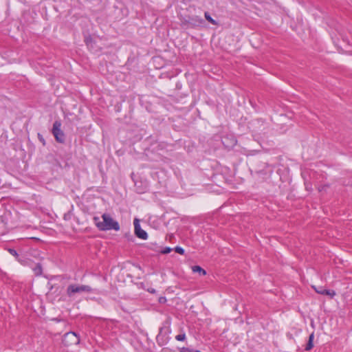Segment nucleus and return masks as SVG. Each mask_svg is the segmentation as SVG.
Masks as SVG:
<instances>
[{
    "mask_svg": "<svg viewBox=\"0 0 352 352\" xmlns=\"http://www.w3.org/2000/svg\"><path fill=\"white\" fill-rule=\"evenodd\" d=\"M102 218V221H100L98 217H94L93 218L94 223L99 230H120V228L118 222L114 220L109 214L104 213Z\"/></svg>",
    "mask_w": 352,
    "mask_h": 352,
    "instance_id": "obj_1",
    "label": "nucleus"
},
{
    "mask_svg": "<svg viewBox=\"0 0 352 352\" xmlns=\"http://www.w3.org/2000/svg\"><path fill=\"white\" fill-rule=\"evenodd\" d=\"M92 292V289L89 285H69L67 288V294L68 296L72 297L75 294L87 292L90 293Z\"/></svg>",
    "mask_w": 352,
    "mask_h": 352,
    "instance_id": "obj_2",
    "label": "nucleus"
},
{
    "mask_svg": "<svg viewBox=\"0 0 352 352\" xmlns=\"http://www.w3.org/2000/svg\"><path fill=\"white\" fill-rule=\"evenodd\" d=\"M52 134L58 142L63 143L65 142V134L61 130V122L56 120L53 124Z\"/></svg>",
    "mask_w": 352,
    "mask_h": 352,
    "instance_id": "obj_3",
    "label": "nucleus"
},
{
    "mask_svg": "<svg viewBox=\"0 0 352 352\" xmlns=\"http://www.w3.org/2000/svg\"><path fill=\"white\" fill-rule=\"evenodd\" d=\"M133 224L135 229V234L137 236V237L144 240L147 239L148 234L146 231L141 228L139 220L138 219H135Z\"/></svg>",
    "mask_w": 352,
    "mask_h": 352,
    "instance_id": "obj_4",
    "label": "nucleus"
},
{
    "mask_svg": "<svg viewBox=\"0 0 352 352\" xmlns=\"http://www.w3.org/2000/svg\"><path fill=\"white\" fill-rule=\"evenodd\" d=\"M313 288L318 294L327 295L330 296V298H333L336 295V292L333 290L326 289L322 287H316L313 286Z\"/></svg>",
    "mask_w": 352,
    "mask_h": 352,
    "instance_id": "obj_5",
    "label": "nucleus"
},
{
    "mask_svg": "<svg viewBox=\"0 0 352 352\" xmlns=\"http://www.w3.org/2000/svg\"><path fill=\"white\" fill-rule=\"evenodd\" d=\"M192 270L193 272H198L199 275L204 276L206 274V272L202 267L199 265H194L192 267Z\"/></svg>",
    "mask_w": 352,
    "mask_h": 352,
    "instance_id": "obj_6",
    "label": "nucleus"
},
{
    "mask_svg": "<svg viewBox=\"0 0 352 352\" xmlns=\"http://www.w3.org/2000/svg\"><path fill=\"white\" fill-rule=\"evenodd\" d=\"M227 140H228V138L226 137H224L222 140V142L226 147H228V148L232 147L236 144V140L234 138H232L230 140V144H226Z\"/></svg>",
    "mask_w": 352,
    "mask_h": 352,
    "instance_id": "obj_7",
    "label": "nucleus"
},
{
    "mask_svg": "<svg viewBox=\"0 0 352 352\" xmlns=\"http://www.w3.org/2000/svg\"><path fill=\"white\" fill-rule=\"evenodd\" d=\"M314 338V333H311L309 336V341H308V343L307 344L306 347H305V350L306 351H309V350H311L313 348V346H314V344H313Z\"/></svg>",
    "mask_w": 352,
    "mask_h": 352,
    "instance_id": "obj_8",
    "label": "nucleus"
},
{
    "mask_svg": "<svg viewBox=\"0 0 352 352\" xmlns=\"http://www.w3.org/2000/svg\"><path fill=\"white\" fill-rule=\"evenodd\" d=\"M65 336L67 337V338H73L74 339V342L75 344H78L79 342V341H80L79 338L77 337V335L74 332L67 333L65 335Z\"/></svg>",
    "mask_w": 352,
    "mask_h": 352,
    "instance_id": "obj_9",
    "label": "nucleus"
},
{
    "mask_svg": "<svg viewBox=\"0 0 352 352\" xmlns=\"http://www.w3.org/2000/svg\"><path fill=\"white\" fill-rule=\"evenodd\" d=\"M205 18L206 19L210 22V23L213 24V25H216L217 24V22L215 20H214L211 16L210 15L208 14V12H205Z\"/></svg>",
    "mask_w": 352,
    "mask_h": 352,
    "instance_id": "obj_10",
    "label": "nucleus"
},
{
    "mask_svg": "<svg viewBox=\"0 0 352 352\" xmlns=\"http://www.w3.org/2000/svg\"><path fill=\"white\" fill-rule=\"evenodd\" d=\"M36 275H40L42 273V267L41 265L38 263L36 265L35 268L34 269Z\"/></svg>",
    "mask_w": 352,
    "mask_h": 352,
    "instance_id": "obj_11",
    "label": "nucleus"
},
{
    "mask_svg": "<svg viewBox=\"0 0 352 352\" xmlns=\"http://www.w3.org/2000/svg\"><path fill=\"white\" fill-rule=\"evenodd\" d=\"M175 339L178 341H184L186 339V334L184 333L178 334L175 336Z\"/></svg>",
    "mask_w": 352,
    "mask_h": 352,
    "instance_id": "obj_12",
    "label": "nucleus"
},
{
    "mask_svg": "<svg viewBox=\"0 0 352 352\" xmlns=\"http://www.w3.org/2000/svg\"><path fill=\"white\" fill-rule=\"evenodd\" d=\"M175 251L179 254H184V250L182 248L179 247V246H177L175 248Z\"/></svg>",
    "mask_w": 352,
    "mask_h": 352,
    "instance_id": "obj_13",
    "label": "nucleus"
},
{
    "mask_svg": "<svg viewBox=\"0 0 352 352\" xmlns=\"http://www.w3.org/2000/svg\"><path fill=\"white\" fill-rule=\"evenodd\" d=\"M8 251L10 253V254H12V256H14L15 257H17L19 256L17 252L14 249H9Z\"/></svg>",
    "mask_w": 352,
    "mask_h": 352,
    "instance_id": "obj_14",
    "label": "nucleus"
},
{
    "mask_svg": "<svg viewBox=\"0 0 352 352\" xmlns=\"http://www.w3.org/2000/svg\"><path fill=\"white\" fill-rule=\"evenodd\" d=\"M172 249L170 248L166 247L163 250H162V253L164 254H168L171 252Z\"/></svg>",
    "mask_w": 352,
    "mask_h": 352,
    "instance_id": "obj_15",
    "label": "nucleus"
},
{
    "mask_svg": "<svg viewBox=\"0 0 352 352\" xmlns=\"http://www.w3.org/2000/svg\"><path fill=\"white\" fill-rule=\"evenodd\" d=\"M327 188H329V185L320 186L318 187V190L320 192L323 191V190H326V189Z\"/></svg>",
    "mask_w": 352,
    "mask_h": 352,
    "instance_id": "obj_16",
    "label": "nucleus"
},
{
    "mask_svg": "<svg viewBox=\"0 0 352 352\" xmlns=\"http://www.w3.org/2000/svg\"><path fill=\"white\" fill-rule=\"evenodd\" d=\"M38 138L43 143V145L45 144V141L43 137L40 133H38Z\"/></svg>",
    "mask_w": 352,
    "mask_h": 352,
    "instance_id": "obj_17",
    "label": "nucleus"
},
{
    "mask_svg": "<svg viewBox=\"0 0 352 352\" xmlns=\"http://www.w3.org/2000/svg\"><path fill=\"white\" fill-rule=\"evenodd\" d=\"M164 301H166V298H160V302H163Z\"/></svg>",
    "mask_w": 352,
    "mask_h": 352,
    "instance_id": "obj_18",
    "label": "nucleus"
},
{
    "mask_svg": "<svg viewBox=\"0 0 352 352\" xmlns=\"http://www.w3.org/2000/svg\"><path fill=\"white\" fill-rule=\"evenodd\" d=\"M183 351L185 352L189 351V349L187 348H183Z\"/></svg>",
    "mask_w": 352,
    "mask_h": 352,
    "instance_id": "obj_19",
    "label": "nucleus"
},
{
    "mask_svg": "<svg viewBox=\"0 0 352 352\" xmlns=\"http://www.w3.org/2000/svg\"><path fill=\"white\" fill-rule=\"evenodd\" d=\"M155 289L151 290V292H154Z\"/></svg>",
    "mask_w": 352,
    "mask_h": 352,
    "instance_id": "obj_20",
    "label": "nucleus"
},
{
    "mask_svg": "<svg viewBox=\"0 0 352 352\" xmlns=\"http://www.w3.org/2000/svg\"><path fill=\"white\" fill-rule=\"evenodd\" d=\"M155 289L151 290V292H154Z\"/></svg>",
    "mask_w": 352,
    "mask_h": 352,
    "instance_id": "obj_21",
    "label": "nucleus"
},
{
    "mask_svg": "<svg viewBox=\"0 0 352 352\" xmlns=\"http://www.w3.org/2000/svg\"><path fill=\"white\" fill-rule=\"evenodd\" d=\"M195 352H201V351H195Z\"/></svg>",
    "mask_w": 352,
    "mask_h": 352,
    "instance_id": "obj_22",
    "label": "nucleus"
}]
</instances>
